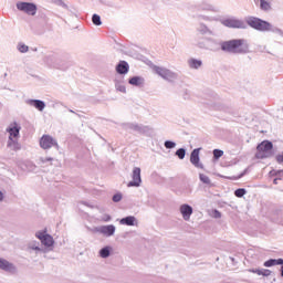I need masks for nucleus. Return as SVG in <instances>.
<instances>
[{
  "label": "nucleus",
  "instance_id": "nucleus-26",
  "mask_svg": "<svg viewBox=\"0 0 283 283\" xmlns=\"http://www.w3.org/2000/svg\"><path fill=\"white\" fill-rule=\"evenodd\" d=\"M260 1V10L263 12L271 11V2L266 0H259Z\"/></svg>",
  "mask_w": 283,
  "mask_h": 283
},
{
  "label": "nucleus",
  "instance_id": "nucleus-55",
  "mask_svg": "<svg viewBox=\"0 0 283 283\" xmlns=\"http://www.w3.org/2000/svg\"><path fill=\"white\" fill-rule=\"evenodd\" d=\"M230 260H231V262H234V261H235V259H233V258H231V256H230Z\"/></svg>",
  "mask_w": 283,
  "mask_h": 283
},
{
  "label": "nucleus",
  "instance_id": "nucleus-49",
  "mask_svg": "<svg viewBox=\"0 0 283 283\" xmlns=\"http://www.w3.org/2000/svg\"><path fill=\"white\" fill-rule=\"evenodd\" d=\"M249 272L250 273H258V269H250Z\"/></svg>",
  "mask_w": 283,
  "mask_h": 283
},
{
  "label": "nucleus",
  "instance_id": "nucleus-9",
  "mask_svg": "<svg viewBox=\"0 0 283 283\" xmlns=\"http://www.w3.org/2000/svg\"><path fill=\"white\" fill-rule=\"evenodd\" d=\"M132 181L127 184V187H140L143 178L140 177V167H135L132 172Z\"/></svg>",
  "mask_w": 283,
  "mask_h": 283
},
{
  "label": "nucleus",
  "instance_id": "nucleus-41",
  "mask_svg": "<svg viewBox=\"0 0 283 283\" xmlns=\"http://www.w3.org/2000/svg\"><path fill=\"white\" fill-rule=\"evenodd\" d=\"M197 45L200 48V50H207V43L205 42H198Z\"/></svg>",
  "mask_w": 283,
  "mask_h": 283
},
{
  "label": "nucleus",
  "instance_id": "nucleus-10",
  "mask_svg": "<svg viewBox=\"0 0 283 283\" xmlns=\"http://www.w3.org/2000/svg\"><path fill=\"white\" fill-rule=\"evenodd\" d=\"M200 149L202 148H195L190 154V163L197 169H205V165L200 164Z\"/></svg>",
  "mask_w": 283,
  "mask_h": 283
},
{
  "label": "nucleus",
  "instance_id": "nucleus-15",
  "mask_svg": "<svg viewBox=\"0 0 283 283\" xmlns=\"http://www.w3.org/2000/svg\"><path fill=\"white\" fill-rule=\"evenodd\" d=\"M119 224L124 227H138V219L134 216H127L119 220Z\"/></svg>",
  "mask_w": 283,
  "mask_h": 283
},
{
  "label": "nucleus",
  "instance_id": "nucleus-7",
  "mask_svg": "<svg viewBox=\"0 0 283 283\" xmlns=\"http://www.w3.org/2000/svg\"><path fill=\"white\" fill-rule=\"evenodd\" d=\"M15 8L20 10V12H25L31 17L36 14V6L33 2H17Z\"/></svg>",
  "mask_w": 283,
  "mask_h": 283
},
{
  "label": "nucleus",
  "instance_id": "nucleus-16",
  "mask_svg": "<svg viewBox=\"0 0 283 283\" xmlns=\"http://www.w3.org/2000/svg\"><path fill=\"white\" fill-rule=\"evenodd\" d=\"M25 103L31 107H35L38 112H43V109H45V102L41 99H27Z\"/></svg>",
  "mask_w": 283,
  "mask_h": 283
},
{
  "label": "nucleus",
  "instance_id": "nucleus-14",
  "mask_svg": "<svg viewBox=\"0 0 283 283\" xmlns=\"http://www.w3.org/2000/svg\"><path fill=\"white\" fill-rule=\"evenodd\" d=\"M28 250L30 251V253H32V251H34L36 255H39V253H46L48 252L45 250V248L41 247V243H39V241H31L28 244Z\"/></svg>",
  "mask_w": 283,
  "mask_h": 283
},
{
  "label": "nucleus",
  "instance_id": "nucleus-53",
  "mask_svg": "<svg viewBox=\"0 0 283 283\" xmlns=\"http://www.w3.org/2000/svg\"><path fill=\"white\" fill-rule=\"evenodd\" d=\"M277 180H280V179L275 178V179L273 180V184H274V185H277Z\"/></svg>",
  "mask_w": 283,
  "mask_h": 283
},
{
  "label": "nucleus",
  "instance_id": "nucleus-51",
  "mask_svg": "<svg viewBox=\"0 0 283 283\" xmlns=\"http://www.w3.org/2000/svg\"><path fill=\"white\" fill-rule=\"evenodd\" d=\"M3 200V192L0 191V202Z\"/></svg>",
  "mask_w": 283,
  "mask_h": 283
},
{
  "label": "nucleus",
  "instance_id": "nucleus-1",
  "mask_svg": "<svg viewBox=\"0 0 283 283\" xmlns=\"http://www.w3.org/2000/svg\"><path fill=\"white\" fill-rule=\"evenodd\" d=\"M222 25L226 28H233L237 30H247V25L252 28V30H256V32H272L273 34H279V36H283L282 29L273 25L271 22L266 20H262L261 18L249 15L245 18V22L235 18H228L222 20Z\"/></svg>",
  "mask_w": 283,
  "mask_h": 283
},
{
  "label": "nucleus",
  "instance_id": "nucleus-31",
  "mask_svg": "<svg viewBox=\"0 0 283 283\" xmlns=\"http://www.w3.org/2000/svg\"><path fill=\"white\" fill-rule=\"evenodd\" d=\"M212 154H213V158H214V160H220V158H222V156H224V151L223 150H221V149H214L213 151H212Z\"/></svg>",
  "mask_w": 283,
  "mask_h": 283
},
{
  "label": "nucleus",
  "instance_id": "nucleus-48",
  "mask_svg": "<svg viewBox=\"0 0 283 283\" xmlns=\"http://www.w3.org/2000/svg\"><path fill=\"white\" fill-rule=\"evenodd\" d=\"M256 275H263V269H256Z\"/></svg>",
  "mask_w": 283,
  "mask_h": 283
},
{
  "label": "nucleus",
  "instance_id": "nucleus-25",
  "mask_svg": "<svg viewBox=\"0 0 283 283\" xmlns=\"http://www.w3.org/2000/svg\"><path fill=\"white\" fill-rule=\"evenodd\" d=\"M43 247H54V238L51 234H45V238L41 241Z\"/></svg>",
  "mask_w": 283,
  "mask_h": 283
},
{
  "label": "nucleus",
  "instance_id": "nucleus-8",
  "mask_svg": "<svg viewBox=\"0 0 283 283\" xmlns=\"http://www.w3.org/2000/svg\"><path fill=\"white\" fill-rule=\"evenodd\" d=\"M40 147L42 149H52V147H55V149H59V143L54 137L50 135H43L40 139Z\"/></svg>",
  "mask_w": 283,
  "mask_h": 283
},
{
  "label": "nucleus",
  "instance_id": "nucleus-23",
  "mask_svg": "<svg viewBox=\"0 0 283 283\" xmlns=\"http://www.w3.org/2000/svg\"><path fill=\"white\" fill-rule=\"evenodd\" d=\"M280 264H283V259H269L263 263V266L271 269V266H279Z\"/></svg>",
  "mask_w": 283,
  "mask_h": 283
},
{
  "label": "nucleus",
  "instance_id": "nucleus-39",
  "mask_svg": "<svg viewBox=\"0 0 283 283\" xmlns=\"http://www.w3.org/2000/svg\"><path fill=\"white\" fill-rule=\"evenodd\" d=\"M52 160H54V158L52 157H41L40 161L42 163V165H45L46 163H52Z\"/></svg>",
  "mask_w": 283,
  "mask_h": 283
},
{
  "label": "nucleus",
  "instance_id": "nucleus-32",
  "mask_svg": "<svg viewBox=\"0 0 283 283\" xmlns=\"http://www.w3.org/2000/svg\"><path fill=\"white\" fill-rule=\"evenodd\" d=\"M234 196L237 198H244V196H247V189L244 188H238L235 191H234Z\"/></svg>",
  "mask_w": 283,
  "mask_h": 283
},
{
  "label": "nucleus",
  "instance_id": "nucleus-4",
  "mask_svg": "<svg viewBox=\"0 0 283 283\" xmlns=\"http://www.w3.org/2000/svg\"><path fill=\"white\" fill-rule=\"evenodd\" d=\"M256 158H271L273 156V143L270 140H263L256 147Z\"/></svg>",
  "mask_w": 283,
  "mask_h": 283
},
{
  "label": "nucleus",
  "instance_id": "nucleus-52",
  "mask_svg": "<svg viewBox=\"0 0 283 283\" xmlns=\"http://www.w3.org/2000/svg\"><path fill=\"white\" fill-rule=\"evenodd\" d=\"M277 175H279V176H283V170H279V171H277Z\"/></svg>",
  "mask_w": 283,
  "mask_h": 283
},
{
  "label": "nucleus",
  "instance_id": "nucleus-50",
  "mask_svg": "<svg viewBox=\"0 0 283 283\" xmlns=\"http://www.w3.org/2000/svg\"><path fill=\"white\" fill-rule=\"evenodd\" d=\"M281 266V277H283V264H279Z\"/></svg>",
  "mask_w": 283,
  "mask_h": 283
},
{
  "label": "nucleus",
  "instance_id": "nucleus-33",
  "mask_svg": "<svg viewBox=\"0 0 283 283\" xmlns=\"http://www.w3.org/2000/svg\"><path fill=\"white\" fill-rule=\"evenodd\" d=\"M115 88L117 90V92H122V94H126V92H127V88L120 82L115 83Z\"/></svg>",
  "mask_w": 283,
  "mask_h": 283
},
{
  "label": "nucleus",
  "instance_id": "nucleus-47",
  "mask_svg": "<svg viewBox=\"0 0 283 283\" xmlns=\"http://www.w3.org/2000/svg\"><path fill=\"white\" fill-rule=\"evenodd\" d=\"M203 10L213 11V7L211 4L206 6Z\"/></svg>",
  "mask_w": 283,
  "mask_h": 283
},
{
  "label": "nucleus",
  "instance_id": "nucleus-42",
  "mask_svg": "<svg viewBox=\"0 0 283 283\" xmlns=\"http://www.w3.org/2000/svg\"><path fill=\"white\" fill-rule=\"evenodd\" d=\"M213 218H222V213L220 212V211H218V210H214L213 211Z\"/></svg>",
  "mask_w": 283,
  "mask_h": 283
},
{
  "label": "nucleus",
  "instance_id": "nucleus-11",
  "mask_svg": "<svg viewBox=\"0 0 283 283\" xmlns=\"http://www.w3.org/2000/svg\"><path fill=\"white\" fill-rule=\"evenodd\" d=\"M179 211L186 222L191 220V216L193 214V207H191L189 203L181 205Z\"/></svg>",
  "mask_w": 283,
  "mask_h": 283
},
{
  "label": "nucleus",
  "instance_id": "nucleus-3",
  "mask_svg": "<svg viewBox=\"0 0 283 283\" xmlns=\"http://www.w3.org/2000/svg\"><path fill=\"white\" fill-rule=\"evenodd\" d=\"M44 63L49 65V67H53L54 70H67L65 65V61L61 59V56L56 53H51L44 57Z\"/></svg>",
  "mask_w": 283,
  "mask_h": 283
},
{
  "label": "nucleus",
  "instance_id": "nucleus-24",
  "mask_svg": "<svg viewBox=\"0 0 283 283\" xmlns=\"http://www.w3.org/2000/svg\"><path fill=\"white\" fill-rule=\"evenodd\" d=\"M197 32H199V34H210V35H213V31L211 29H209V27H207V24L205 23H200L198 27H197Z\"/></svg>",
  "mask_w": 283,
  "mask_h": 283
},
{
  "label": "nucleus",
  "instance_id": "nucleus-17",
  "mask_svg": "<svg viewBox=\"0 0 283 283\" xmlns=\"http://www.w3.org/2000/svg\"><path fill=\"white\" fill-rule=\"evenodd\" d=\"M7 132L9 134V138H19L21 126H18L17 123H13L7 128Z\"/></svg>",
  "mask_w": 283,
  "mask_h": 283
},
{
  "label": "nucleus",
  "instance_id": "nucleus-46",
  "mask_svg": "<svg viewBox=\"0 0 283 283\" xmlns=\"http://www.w3.org/2000/svg\"><path fill=\"white\" fill-rule=\"evenodd\" d=\"M198 19H202V21H210L209 17L207 15H198Z\"/></svg>",
  "mask_w": 283,
  "mask_h": 283
},
{
  "label": "nucleus",
  "instance_id": "nucleus-20",
  "mask_svg": "<svg viewBox=\"0 0 283 283\" xmlns=\"http://www.w3.org/2000/svg\"><path fill=\"white\" fill-rule=\"evenodd\" d=\"M187 63L190 70H200V67H202V60L196 57L188 59Z\"/></svg>",
  "mask_w": 283,
  "mask_h": 283
},
{
  "label": "nucleus",
  "instance_id": "nucleus-22",
  "mask_svg": "<svg viewBox=\"0 0 283 283\" xmlns=\"http://www.w3.org/2000/svg\"><path fill=\"white\" fill-rule=\"evenodd\" d=\"M112 251H113L112 247L106 245L98 251V255L103 260H107V258H109V255H112Z\"/></svg>",
  "mask_w": 283,
  "mask_h": 283
},
{
  "label": "nucleus",
  "instance_id": "nucleus-5",
  "mask_svg": "<svg viewBox=\"0 0 283 283\" xmlns=\"http://www.w3.org/2000/svg\"><path fill=\"white\" fill-rule=\"evenodd\" d=\"M153 72L164 78V81H176L178 78V73L163 66L154 65Z\"/></svg>",
  "mask_w": 283,
  "mask_h": 283
},
{
  "label": "nucleus",
  "instance_id": "nucleus-40",
  "mask_svg": "<svg viewBox=\"0 0 283 283\" xmlns=\"http://www.w3.org/2000/svg\"><path fill=\"white\" fill-rule=\"evenodd\" d=\"M249 171V168L244 169V171H242L237 178H234V180H240V178H244V176H247Z\"/></svg>",
  "mask_w": 283,
  "mask_h": 283
},
{
  "label": "nucleus",
  "instance_id": "nucleus-29",
  "mask_svg": "<svg viewBox=\"0 0 283 283\" xmlns=\"http://www.w3.org/2000/svg\"><path fill=\"white\" fill-rule=\"evenodd\" d=\"M175 156L179 158V160H185V156H187V149L179 148L176 150Z\"/></svg>",
  "mask_w": 283,
  "mask_h": 283
},
{
  "label": "nucleus",
  "instance_id": "nucleus-37",
  "mask_svg": "<svg viewBox=\"0 0 283 283\" xmlns=\"http://www.w3.org/2000/svg\"><path fill=\"white\" fill-rule=\"evenodd\" d=\"M113 202H120V200H123V193L117 192L113 196L112 198Z\"/></svg>",
  "mask_w": 283,
  "mask_h": 283
},
{
  "label": "nucleus",
  "instance_id": "nucleus-2",
  "mask_svg": "<svg viewBox=\"0 0 283 283\" xmlns=\"http://www.w3.org/2000/svg\"><path fill=\"white\" fill-rule=\"evenodd\" d=\"M220 48L222 52H227L228 54H249L250 52L249 41L244 39L223 41L220 43Z\"/></svg>",
  "mask_w": 283,
  "mask_h": 283
},
{
  "label": "nucleus",
  "instance_id": "nucleus-34",
  "mask_svg": "<svg viewBox=\"0 0 283 283\" xmlns=\"http://www.w3.org/2000/svg\"><path fill=\"white\" fill-rule=\"evenodd\" d=\"M199 180H201L203 185H211V179L205 174L199 175Z\"/></svg>",
  "mask_w": 283,
  "mask_h": 283
},
{
  "label": "nucleus",
  "instance_id": "nucleus-45",
  "mask_svg": "<svg viewBox=\"0 0 283 283\" xmlns=\"http://www.w3.org/2000/svg\"><path fill=\"white\" fill-rule=\"evenodd\" d=\"M182 191H184V193L189 195V193H191V187L190 186H186V189H184Z\"/></svg>",
  "mask_w": 283,
  "mask_h": 283
},
{
  "label": "nucleus",
  "instance_id": "nucleus-6",
  "mask_svg": "<svg viewBox=\"0 0 283 283\" xmlns=\"http://www.w3.org/2000/svg\"><path fill=\"white\" fill-rule=\"evenodd\" d=\"M125 132H137V134H147L149 132V126H144L137 123H124L122 124Z\"/></svg>",
  "mask_w": 283,
  "mask_h": 283
},
{
  "label": "nucleus",
  "instance_id": "nucleus-28",
  "mask_svg": "<svg viewBox=\"0 0 283 283\" xmlns=\"http://www.w3.org/2000/svg\"><path fill=\"white\" fill-rule=\"evenodd\" d=\"M17 50L20 51L21 54H25L30 51V46L25 45V43H18Z\"/></svg>",
  "mask_w": 283,
  "mask_h": 283
},
{
  "label": "nucleus",
  "instance_id": "nucleus-44",
  "mask_svg": "<svg viewBox=\"0 0 283 283\" xmlns=\"http://www.w3.org/2000/svg\"><path fill=\"white\" fill-rule=\"evenodd\" d=\"M103 220H104V222H111L112 221V216L105 214Z\"/></svg>",
  "mask_w": 283,
  "mask_h": 283
},
{
  "label": "nucleus",
  "instance_id": "nucleus-27",
  "mask_svg": "<svg viewBox=\"0 0 283 283\" xmlns=\"http://www.w3.org/2000/svg\"><path fill=\"white\" fill-rule=\"evenodd\" d=\"M179 95L184 98V101H189L191 98V91H189V88H182L179 92Z\"/></svg>",
  "mask_w": 283,
  "mask_h": 283
},
{
  "label": "nucleus",
  "instance_id": "nucleus-38",
  "mask_svg": "<svg viewBox=\"0 0 283 283\" xmlns=\"http://www.w3.org/2000/svg\"><path fill=\"white\" fill-rule=\"evenodd\" d=\"M45 235H48V233H45V230L44 231H38L35 233V238H38V240H40V242L45 238Z\"/></svg>",
  "mask_w": 283,
  "mask_h": 283
},
{
  "label": "nucleus",
  "instance_id": "nucleus-43",
  "mask_svg": "<svg viewBox=\"0 0 283 283\" xmlns=\"http://www.w3.org/2000/svg\"><path fill=\"white\" fill-rule=\"evenodd\" d=\"M271 270L263 269V277H269L271 275Z\"/></svg>",
  "mask_w": 283,
  "mask_h": 283
},
{
  "label": "nucleus",
  "instance_id": "nucleus-54",
  "mask_svg": "<svg viewBox=\"0 0 283 283\" xmlns=\"http://www.w3.org/2000/svg\"><path fill=\"white\" fill-rule=\"evenodd\" d=\"M69 112H70L71 114H75V112H74V111H72V109H69Z\"/></svg>",
  "mask_w": 283,
  "mask_h": 283
},
{
  "label": "nucleus",
  "instance_id": "nucleus-18",
  "mask_svg": "<svg viewBox=\"0 0 283 283\" xmlns=\"http://www.w3.org/2000/svg\"><path fill=\"white\" fill-rule=\"evenodd\" d=\"M129 85L133 87H145V77L143 76H133L128 80Z\"/></svg>",
  "mask_w": 283,
  "mask_h": 283
},
{
  "label": "nucleus",
  "instance_id": "nucleus-35",
  "mask_svg": "<svg viewBox=\"0 0 283 283\" xmlns=\"http://www.w3.org/2000/svg\"><path fill=\"white\" fill-rule=\"evenodd\" d=\"M55 6H60V8H64V10H69L70 7H67L66 3L63 2V0H52Z\"/></svg>",
  "mask_w": 283,
  "mask_h": 283
},
{
  "label": "nucleus",
  "instance_id": "nucleus-21",
  "mask_svg": "<svg viewBox=\"0 0 283 283\" xmlns=\"http://www.w3.org/2000/svg\"><path fill=\"white\" fill-rule=\"evenodd\" d=\"M7 147L11 149L12 151H19L21 149V144H19V140L17 138L9 137Z\"/></svg>",
  "mask_w": 283,
  "mask_h": 283
},
{
  "label": "nucleus",
  "instance_id": "nucleus-19",
  "mask_svg": "<svg viewBox=\"0 0 283 283\" xmlns=\"http://www.w3.org/2000/svg\"><path fill=\"white\" fill-rule=\"evenodd\" d=\"M116 72L122 75L127 74L129 72V63H127V61H119L116 65Z\"/></svg>",
  "mask_w": 283,
  "mask_h": 283
},
{
  "label": "nucleus",
  "instance_id": "nucleus-30",
  "mask_svg": "<svg viewBox=\"0 0 283 283\" xmlns=\"http://www.w3.org/2000/svg\"><path fill=\"white\" fill-rule=\"evenodd\" d=\"M92 22H93V25H103V21H101V15L94 13L92 15Z\"/></svg>",
  "mask_w": 283,
  "mask_h": 283
},
{
  "label": "nucleus",
  "instance_id": "nucleus-36",
  "mask_svg": "<svg viewBox=\"0 0 283 283\" xmlns=\"http://www.w3.org/2000/svg\"><path fill=\"white\" fill-rule=\"evenodd\" d=\"M164 146H165L166 149H174V148H176V143L171 142V140H166L164 143Z\"/></svg>",
  "mask_w": 283,
  "mask_h": 283
},
{
  "label": "nucleus",
  "instance_id": "nucleus-56",
  "mask_svg": "<svg viewBox=\"0 0 283 283\" xmlns=\"http://www.w3.org/2000/svg\"><path fill=\"white\" fill-rule=\"evenodd\" d=\"M208 41H213V39L209 38Z\"/></svg>",
  "mask_w": 283,
  "mask_h": 283
},
{
  "label": "nucleus",
  "instance_id": "nucleus-13",
  "mask_svg": "<svg viewBox=\"0 0 283 283\" xmlns=\"http://www.w3.org/2000/svg\"><path fill=\"white\" fill-rule=\"evenodd\" d=\"M0 270L6 271L7 273H17V266H14V264L10 263L8 260L1 258Z\"/></svg>",
  "mask_w": 283,
  "mask_h": 283
},
{
  "label": "nucleus",
  "instance_id": "nucleus-12",
  "mask_svg": "<svg viewBox=\"0 0 283 283\" xmlns=\"http://www.w3.org/2000/svg\"><path fill=\"white\" fill-rule=\"evenodd\" d=\"M97 233H102L106 238H112L116 233V226L108 224V226H101L96 229Z\"/></svg>",
  "mask_w": 283,
  "mask_h": 283
}]
</instances>
